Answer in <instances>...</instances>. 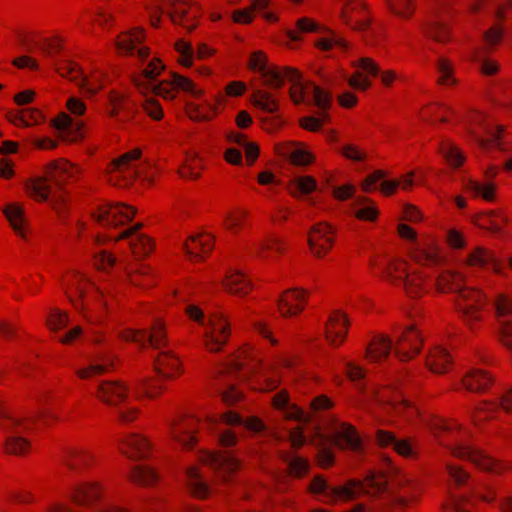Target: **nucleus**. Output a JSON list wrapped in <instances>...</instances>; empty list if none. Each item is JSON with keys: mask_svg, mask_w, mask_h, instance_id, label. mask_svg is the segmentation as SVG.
Returning <instances> with one entry per match:
<instances>
[{"mask_svg": "<svg viewBox=\"0 0 512 512\" xmlns=\"http://www.w3.org/2000/svg\"><path fill=\"white\" fill-rule=\"evenodd\" d=\"M374 399L382 405L390 406L395 413L404 416L410 422L422 420L438 445L446 449L451 457L467 461L478 471L494 476H503L512 472L511 460L496 458L483 448L466 441L471 439L473 434L457 419L424 414L412 402L404 399L401 392L392 386L377 388Z\"/></svg>", "mask_w": 512, "mask_h": 512, "instance_id": "obj_1", "label": "nucleus"}, {"mask_svg": "<svg viewBox=\"0 0 512 512\" xmlns=\"http://www.w3.org/2000/svg\"><path fill=\"white\" fill-rule=\"evenodd\" d=\"M488 303V297L484 291L475 287L464 286L455 297L454 306L456 312L467 329L476 332L483 321V310Z\"/></svg>", "mask_w": 512, "mask_h": 512, "instance_id": "obj_2", "label": "nucleus"}, {"mask_svg": "<svg viewBox=\"0 0 512 512\" xmlns=\"http://www.w3.org/2000/svg\"><path fill=\"white\" fill-rule=\"evenodd\" d=\"M368 268L382 282L392 287H400L412 266L401 256L375 252L368 260Z\"/></svg>", "mask_w": 512, "mask_h": 512, "instance_id": "obj_3", "label": "nucleus"}, {"mask_svg": "<svg viewBox=\"0 0 512 512\" xmlns=\"http://www.w3.org/2000/svg\"><path fill=\"white\" fill-rule=\"evenodd\" d=\"M142 155V149L137 147L112 159L105 169L106 181L112 186L119 188H126L132 185L140 175L138 162L141 160Z\"/></svg>", "mask_w": 512, "mask_h": 512, "instance_id": "obj_4", "label": "nucleus"}, {"mask_svg": "<svg viewBox=\"0 0 512 512\" xmlns=\"http://www.w3.org/2000/svg\"><path fill=\"white\" fill-rule=\"evenodd\" d=\"M232 323L228 314L216 310L208 315L202 335V346L211 354L222 353L232 337Z\"/></svg>", "mask_w": 512, "mask_h": 512, "instance_id": "obj_5", "label": "nucleus"}, {"mask_svg": "<svg viewBox=\"0 0 512 512\" xmlns=\"http://www.w3.org/2000/svg\"><path fill=\"white\" fill-rule=\"evenodd\" d=\"M198 461L211 468L220 483L229 485L242 468V461L232 452L225 450H201Z\"/></svg>", "mask_w": 512, "mask_h": 512, "instance_id": "obj_6", "label": "nucleus"}, {"mask_svg": "<svg viewBox=\"0 0 512 512\" xmlns=\"http://www.w3.org/2000/svg\"><path fill=\"white\" fill-rule=\"evenodd\" d=\"M107 494V486L98 479H83L75 482L69 490V500L77 507L89 508L101 503Z\"/></svg>", "mask_w": 512, "mask_h": 512, "instance_id": "obj_7", "label": "nucleus"}, {"mask_svg": "<svg viewBox=\"0 0 512 512\" xmlns=\"http://www.w3.org/2000/svg\"><path fill=\"white\" fill-rule=\"evenodd\" d=\"M395 357L400 362H410L422 351L424 337L415 324H409L401 328L393 341Z\"/></svg>", "mask_w": 512, "mask_h": 512, "instance_id": "obj_8", "label": "nucleus"}, {"mask_svg": "<svg viewBox=\"0 0 512 512\" xmlns=\"http://www.w3.org/2000/svg\"><path fill=\"white\" fill-rule=\"evenodd\" d=\"M409 259L418 266L439 267L445 264L446 257L438 240L432 235H426L408 249Z\"/></svg>", "mask_w": 512, "mask_h": 512, "instance_id": "obj_9", "label": "nucleus"}, {"mask_svg": "<svg viewBox=\"0 0 512 512\" xmlns=\"http://www.w3.org/2000/svg\"><path fill=\"white\" fill-rule=\"evenodd\" d=\"M336 229L327 222H318L307 233V246L312 257L317 260L326 258L336 242Z\"/></svg>", "mask_w": 512, "mask_h": 512, "instance_id": "obj_10", "label": "nucleus"}, {"mask_svg": "<svg viewBox=\"0 0 512 512\" xmlns=\"http://www.w3.org/2000/svg\"><path fill=\"white\" fill-rule=\"evenodd\" d=\"M137 209L124 203H106L98 206L91 213L92 219L104 228H116L130 222Z\"/></svg>", "mask_w": 512, "mask_h": 512, "instance_id": "obj_11", "label": "nucleus"}, {"mask_svg": "<svg viewBox=\"0 0 512 512\" xmlns=\"http://www.w3.org/2000/svg\"><path fill=\"white\" fill-rule=\"evenodd\" d=\"M351 320L348 314L340 309L331 311L324 323L323 338L332 349L341 348L348 339Z\"/></svg>", "mask_w": 512, "mask_h": 512, "instance_id": "obj_12", "label": "nucleus"}, {"mask_svg": "<svg viewBox=\"0 0 512 512\" xmlns=\"http://www.w3.org/2000/svg\"><path fill=\"white\" fill-rule=\"evenodd\" d=\"M130 394L131 388L126 381L114 379L100 381L95 387L93 396L100 404L117 408L128 402Z\"/></svg>", "mask_w": 512, "mask_h": 512, "instance_id": "obj_13", "label": "nucleus"}, {"mask_svg": "<svg viewBox=\"0 0 512 512\" xmlns=\"http://www.w3.org/2000/svg\"><path fill=\"white\" fill-rule=\"evenodd\" d=\"M340 22L352 31L363 32L372 24V14L365 0H347L340 12Z\"/></svg>", "mask_w": 512, "mask_h": 512, "instance_id": "obj_14", "label": "nucleus"}, {"mask_svg": "<svg viewBox=\"0 0 512 512\" xmlns=\"http://www.w3.org/2000/svg\"><path fill=\"white\" fill-rule=\"evenodd\" d=\"M62 462L65 468L73 473L89 472L99 465L96 452L84 445H70L62 451Z\"/></svg>", "mask_w": 512, "mask_h": 512, "instance_id": "obj_15", "label": "nucleus"}, {"mask_svg": "<svg viewBox=\"0 0 512 512\" xmlns=\"http://www.w3.org/2000/svg\"><path fill=\"white\" fill-rule=\"evenodd\" d=\"M117 451L132 461L147 460L151 457L153 444L148 436L140 432H126L117 442Z\"/></svg>", "mask_w": 512, "mask_h": 512, "instance_id": "obj_16", "label": "nucleus"}, {"mask_svg": "<svg viewBox=\"0 0 512 512\" xmlns=\"http://www.w3.org/2000/svg\"><path fill=\"white\" fill-rule=\"evenodd\" d=\"M83 319L93 325L103 324L110 315L108 294L98 289L82 303L75 304Z\"/></svg>", "mask_w": 512, "mask_h": 512, "instance_id": "obj_17", "label": "nucleus"}, {"mask_svg": "<svg viewBox=\"0 0 512 512\" xmlns=\"http://www.w3.org/2000/svg\"><path fill=\"white\" fill-rule=\"evenodd\" d=\"M471 133L475 135L479 145L484 149L498 146V140L504 131L501 125L493 126L486 116L479 111L469 113Z\"/></svg>", "mask_w": 512, "mask_h": 512, "instance_id": "obj_18", "label": "nucleus"}, {"mask_svg": "<svg viewBox=\"0 0 512 512\" xmlns=\"http://www.w3.org/2000/svg\"><path fill=\"white\" fill-rule=\"evenodd\" d=\"M83 169L80 165L67 159L52 160L43 167V174L50 178L58 188L76 182L80 179Z\"/></svg>", "mask_w": 512, "mask_h": 512, "instance_id": "obj_19", "label": "nucleus"}, {"mask_svg": "<svg viewBox=\"0 0 512 512\" xmlns=\"http://www.w3.org/2000/svg\"><path fill=\"white\" fill-rule=\"evenodd\" d=\"M309 292L303 288H290L283 291L276 303L277 311L282 318L299 317L306 309Z\"/></svg>", "mask_w": 512, "mask_h": 512, "instance_id": "obj_20", "label": "nucleus"}, {"mask_svg": "<svg viewBox=\"0 0 512 512\" xmlns=\"http://www.w3.org/2000/svg\"><path fill=\"white\" fill-rule=\"evenodd\" d=\"M199 421L194 416L176 417L170 426V436L184 449H192L198 442Z\"/></svg>", "mask_w": 512, "mask_h": 512, "instance_id": "obj_21", "label": "nucleus"}, {"mask_svg": "<svg viewBox=\"0 0 512 512\" xmlns=\"http://www.w3.org/2000/svg\"><path fill=\"white\" fill-rule=\"evenodd\" d=\"M202 14V8L197 2L186 0H173L169 13L171 21L183 26L188 33L196 29Z\"/></svg>", "mask_w": 512, "mask_h": 512, "instance_id": "obj_22", "label": "nucleus"}, {"mask_svg": "<svg viewBox=\"0 0 512 512\" xmlns=\"http://www.w3.org/2000/svg\"><path fill=\"white\" fill-rule=\"evenodd\" d=\"M494 383L495 378L489 371L480 368H470L462 375L454 390L484 394L493 387Z\"/></svg>", "mask_w": 512, "mask_h": 512, "instance_id": "obj_23", "label": "nucleus"}, {"mask_svg": "<svg viewBox=\"0 0 512 512\" xmlns=\"http://www.w3.org/2000/svg\"><path fill=\"white\" fill-rule=\"evenodd\" d=\"M49 124L59 132V140L67 144L80 143L86 137V124L83 121H78L71 128L73 120L66 112L58 113L50 120Z\"/></svg>", "mask_w": 512, "mask_h": 512, "instance_id": "obj_24", "label": "nucleus"}, {"mask_svg": "<svg viewBox=\"0 0 512 512\" xmlns=\"http://www.w3.org/2000/svg\"><path fill=\"white\" fill-rule=\"evenodd\" d=\"M386 467L384 469L369 470L363 480H360L363 496L379 497L386 492L388 477L395 473L396 468L391 465L389 458H384Z\"/></svg>", "mask_w": 512, "mask_h": 512, "instance_id": "obj_25", "label": "nucleus"}, {"mask_svg": "<svg viewBox=\"0 0 512 512\" xmlns=\"http://www.w3.org/2000/svg\"><path fill=\"white\" fill-rule=\"evenodd\" d=\"M464 265L474 269L490 268L495 274H501L503 271V263L497 257L494 250L478 245L469 250L466 254Z\"/></svg>", "mask_w": 512, "mask_h": 512, "instance_id": "obj_26", "label": "nucleus"}, {"mask_svg": "<svg viewBox=\"0 0 512 512\" xmlns=\"http://www.w3.org/2000/svg\"><path fill=\"white\" fill-rule=\"evenodd\" d=\"M142 224L137 223L132 227L121 232L115 239L119 242L124 239H130V250L135 258L143 259L148 257L155 249V242L147 234L139 233Z\"/></svg>", "mask_w": 512, "mask_h": 512, "instance_id": "obj_27", "label": "nucleus"}, {"mask_svg": "<svg viewBox=\"0 0 512 512\" xmlns=\"http://www.w3.org/2000/svg\"><path fill=\"white\" fill-rule=\"evenodd\" d=\"M215 247V236L208 232L190 235L184 242V250L193 263H203Z\"/></svg>", "mask_w": 512, "mask_h": 512, "instance_id": "obj_28", "label": "nucleus"}, {"mask_svg": "<svg viewBox=\"0 0 512 512\" xmlns=\"http://www.w3.org/2000/svg\"><path fill=\"white\" fill-rule=\"evenodd\" d=\"M2 213L14 234L25 242L29 241L31 230L24 204L19 202L5 204L2 207Z\"/></svg>", "mask_w": 512, "mask_h": 512, "instance_id": "obj_29", "label": "nucleus"}, {"mask_svg": "<svg viewBox=\"0 0 512 512\" xmlns=\"http://www.w3.org/2000/svg\"><path fill=\"white\" fill-rule=\"evenodd\" d=\"M124 280L129 286L145 291L157 285L158 276L150 265L136 264L124 268Z\"/></svg>", "mask_w": 512, "mask_h": 512, "instance_id": "obj_30", "label": "nucleus"}, {"mask_svg": "<svg viewBox=\"0 0 512 512\" xmlns=\"http://www.w3.org/2000/svg\"><path fill=\"white\" fill-rule=\"evenodd\" d=\"M154 371L163 380L172 381L184 373L181 358L173 350L160 351L154 359Z\"/></svg>", "mask_w": 512, "mask_h": 512, "instance_id": "obj_31", "label": "nucleus"}, {"mask_svg": "<svg viewBox=\"0 0 512 512\" xmlns=\"http://www.w3.org/2000/svg\"><path fill=\"white\" fill-rule=\"evenodd\" d=\"M288 251L289 243L284 237L269 234L255 244L254 256L259 260L269 261L285 256Z\"/></svg>", "mask_w": 512, "mask_h": 512, "instance_id": "obj_32", "label": "nucleus"}, {"mask_svg": "<svg viewBox=\"0 0 512 512\" xmlns=\"http://www.w3.org/2000/svg\"><path fill=\"white\" fill-rule=\"evenodd\" d=\"M430 275L419 268H411L401 284L404 295L412 300H419L430 292Z\"/></svg>", "mask_w": 512, "mask_h": 512, "instance_id": "obj_33", "label": "nucleus"}, {"mask_svg": "<svg viewBox=\"0 0 512 512\" xmlns=\"http://www.w3.org/2000/svg\"><path fill=\"white\" fill-rule=\"evenodd\" d=\"M224 105V95L218 93L214 97V102L204 100L202 103L187 102L185 104V114L194 122H209L215 119L219 113L218 109Z\"/></svg>", "mask_w": 512, "mask_h": 512, "instance_id": "obj_34", "label": "nucleus"}, {"mask_svg": "<svg viewBox=\"0 0 512 512\" xmlns=\"http://www.w3.org/2000/svg\"><path fill=\"white\" fill-rule=\"evenodd\" d=\"M331 442L341 450L361 453L363 441L355 426L348 422L341 423L331 435Z\"/></svg>", "mask_w": 512, "mask_h": 512, "instance_id": "obj_35", "label": "nucleus"}, {"mask_svg": "<svg viewBox=\"0 0 512 512\" xmlns=\"http://www.w3.org/2000/svg\"><path fill=\"white\" fill-rule=\"evenodd\" d=\"M256 348L250 343H245L234 351L223 363L219 364L216 374L233 375L243 369L248 361L254 359Z\"/></svg>", "mask_w": 512, "mask_h": 512, "instance_id": "obj_36", "label": "nucleus"}, {"mask_svg": "<svg viewBox=\"0 0 512 512\" xmlns=\"http://www.w3.org/2000/svg\"><path fill=\"white\" fill-rule=\"evenodd\" d=\"M221 285L225 292L239 298L247 297L254 289L251 278L240 270L227 271Z\"/></svg>", "mask_w": 512, "mask_h": 512, "instance_id": "obj_37", "label": "nucleus"}, {"mask_svg": "<svg viewBox=\"0 0 512 512\" xmlns=\"http://www.w3.org/2000/svg\"><path fill=\"white\" fill-rule=\"evenodd\" d=\"M100 289L90 278L80 272H73L68 283V296L71 303H82L86 298Z\"/></svg>", "mask_w": 512, "mask_h": 512, "instance_id": "obj_38", "label": "nucleus"}, {"mask_svg": "<svg viewBox=\"0 0 512 512\" xmlns=\"http://www.w3.org/2000/svg\"><path fill=\"white\" fill-rule=\"evenodd\" d=\"M185 476L186 485L191 496L202 501L212 496L213 490L205 480L202 469L199 466H188L185 469Z\"/></svg>", "mask_w": 512, "mask_h": 512, "instance_id": "obj_39", "label": "nucleus"}, {"mask_svg": "<svg viewBox=\"0 0 512 512\" xmlns=\"http://www.w3.org/2000/svg\"><path fill=\"white\" fill-rule=\"evenodd\" d=\"M262 83L271 89H281L285 81L295 80L299 77V70L288 66L270 64L260 74Z\"/></svg>", "mask_w": 512, "mask_h": 512, "instance_id": "obj_40", "label": "nucleus"}, {"mask_svg": "<svg viewBox=\"0 0 512 512\" xmlns=\"http://www.w3.org/2000/svg\"><path fill=\"white\" fill-rule=\"evenodd\" d=\"M249 220L250 211L244 206H235L225 212L221 226L229 235L238 236L248 228Z\"/></svg>", "mask_w": 512, "mask_h": 512, "instance_id": "obj_41", "label": "nucleus"}, {"mask_svg": "<svg viewBox=\"0 0 512 512\" xmlns=\"http://www.w3.org/2000/svg\"><path fill=\"white\" fill-rule=\"evenodd\" d=\"M425 367L436 375L447 374L453 369V358L446 348L434 346L427 352Z\"/></svg>", "mask_w": 512, "mask_h": 512, "instance_id": "obj_42", "label": "nucleus"}, {"mask_svg": "<svg viewBox=\"0 0 512 512\" xmlns=\"http://www.w3.org/2000/svg\"><path fill=\"white\" fill-rule=\"evenodd\" d=\"M465 275L454 269L441 270L434 279V289L440 294H449L461 290L465 286Z\"/></svg>", "mask_w": 512, "mask_h": 512, "instance_id": "obj_43", "label": "nucleus"}, {"mask_svg": "<svg viewBox=\"0 0 512 512\" xmlns=\"http://www.w3.org/2000/svg\"><path fill=\"white\" fill-rule=\"evenodd\" d=\"M471 220L475 226L491 233L501 232L509 223V218L502 209L478 213Z\"/></svg>", "mask_w": 512, "mask_h": 512, "instance_id": "obj_44", "label": "nucleus"}, {"mask_svg": "<svg viewBox=\"0 0 512 512\" xmlns=\"http://www.w3.org/2000/svg\"><path fill=\"white\" fill-rule=\"evenodd\" d=\"M126 479L136 486L152 488L160 482V474L150 465L136 464L129 469Z\"/></svg>", "mask_w": 512, "mask_h": 512, "instance_id": "obj_45", "label": "nucleus"}, {"mask_svg": "<svg viewBox=\"0 0 512 512\" xmlns=\"http://www.w3.org/2000/svg\"><path fill=\"white\" fill-rule=\"evenodd\" d=\"M393 346L392 339L385 334H376L368 342L365 350V359L369 362H381L386 360Z\"/></svg>", "mask_w": 512, "mask_h": 512, "instance_id": "obj_46", "label": "nucleus"}, {"mask_svg": "<svg viewBox=\"0 0 512 512\" xmlns=\"http://www.w3.org/2000/svg\"><path fill=\"white\" fill-rule=\"evenodd\" d=\"M314 46L322 52L337 50L341 54H348L353 50V43L335 31H329L326 36L315 40Z\"/></svg>", "mask_w": 512, "mask_h": 512, "instance_id": "obj_47", "label": "nucleus"}, {"mask_svg": "<svg viewBox=\"0 0 512 512\" xmlns=\"http://www.w3.org/2000/svg\"><path fill=\"white\" fill-rule=\"evenodd\" d=\"M146 34L142 28H133L120 33L115 39L117 53L122 56L131 55L133 50L144 42Z\"/></svg>", "mask_w": 512, "mask_h": 512, "instance_id": "obj_48", "label": "nucleus"}, {"mask_svg": "<svg viewBox=\"0 0 512 512\" xmlns=\"http://www.w3.org/2000/svg\"><path fill=\"white\" fill-rule=\"evenodd\" d=\"M12 421L14 427L30 431L36 425L51 426L58 421V417L49 409H41L35 415L15 417Z\"/></svg>", "mask_w": 512, "mask_h": 512, "instance_id": "obj_49", "label": "nucleus"}, {"mask_svg": "<svg viewBox=\"0 0 512 512\" xmlns=\"http://www.w3.org/2000/svg\"><path fill=\"white\" fill-rule=\"evenodd\" d=\"M49 181H51L50 178L45 174L43 176L30 178L25 182L24 191L26 195L34 201L38 203L46 202L51 194Z\"/></svg>", "mask_w": 512, "mask_h": 512, "instance_id": "obj_50", "label": "nucleus"}, {"mask_svg": "<svg viewBox=\"0 0 512 512\" xmlns=\"http://www.w3.org/2000/svg\"><path fill=\"white\" fill-rule=\"evenodd\" d=\"M453 115L450 107L440 103H429L422 106L418 112L419 118L429 123H446Z\"/></svg>", "mask_w": 512, "mask_h": 512, "instance_id": "obj_51", "label": "nucleus"}, {"mask_svg": "<svg viewBox=\"0 0 512 512\" xmlns=\"http://www.w3.org/2000/svg\"><path fill=\"white\" fill-rule=\"evenodd\" d=\"M51 209L61 222H66L70 216L71 194L65 188H58L51 197L49 196Z\"/></svg>", "mask_w": 512, "mask_h": 512, "instance_id": "obj_52", "label": "nucleus"}, {"mask_svg": "<svg viewBox=\"0 0 512 512\" xmlns=\"http://www.w3.org/2000/svg\"><path fill=\"white\" fill-rule=\"evenodd\" d=\"M464 189L474 198H481L487 202L496 200L497 185L495 182H480L475 179H468L464 184Z\"/></svg>", "mask_w": 512, "mask_h": 512, "instance_id": "obj_53", "label": "nucleus"}, {"mask_svg": "<svg viewBox=\"0 0 512 512\" xmlns=\"http://www.w3.org/2000/svg\"><path fill=\"white\" fill-rule=\"evenodd\" d=\"M499 410L496 401H480L472 410L470 420L474 427H481L483 424L493 420Z\"/></svg>", "mask_w": 512, "mask_h": 512, "instance_id": "obj_54", "label": "nucleus"}, {"mask_svg": "<svg viewBox=\"0 0 512 512\" xmlns=\"http://www.w3.org/2000/svg\"><path fill=\"white\" fill-rule=\"evenodd\" d=\"M360 480L350 479L343 485L331 487L328 492L331 495V502L338 500H354L363 496Z\"/></svg>", "mask_w": 512, "mask_h": 512, "instance_id": "obj_55", "label": "nucleus"}, {"mask_svg": "<svg viewBox=\"0 0 512 512\" xmlns=\"http://www.w3.org/2000/svg\"><path fill=\"white\" fill-rule=\"evenodd\" d=\"M204 169L202 159L195 153H186L178 168V175L185 180L195 181L201 177Z\"/></svg>", "mask_w": 512, "mask_h": 512, "instance_id": "obj_56", "label": "nucleus"}, {"mask_svg": "<svg viewBox=\"0 0 512 512\" xmlns=\"http://www.w3.org/2000/svg\"><path fill=\"white\" fill-rule=\"evenodd\" d=\"M485 49H475L471 54V61L478 64L479 72L486 77H492L500 71V63L490 57Z\"/></svg>", "mask_w": 512, "mask_h": 512, "instance_id": "obj_57", "label": "nucleus"}, {"mask_svg": "<svg viewBox=\"0 0 512 512\" xmlns=\"http://www.w3.org/2000/svg\"><path fill=\"white\" fill-rule=\"evenodd\" d=\"M437 84L440 86L455 87L459 81L455 75V65L451 59L446 56H440L436 61Z\"/></svg>", "mask_w": 512, "mask_h": 512, "instance_id": "obj_58", "label": "nucleus"}, {"mask_svg": "<svg viewBox=\"0 0 512 512\" xmlns=\"http://www.w3.org/2000/svg\"><path fill=\"white\" fill-rule=\"evenodd\" d=\"M32 450L31 441L22 436L11 435L8 436L2 446V451L5 455L14 457H26Z\"/></svg>", "mask_w": 512, "mask_h": 512, "instance_id": "obj_59", "label": "nucleus"}, {"mask_svg": "<svg viewBox=\"0 0 512 512\" xmlns=\"http://www.w3.org/2000/svg\"><path fill=\"white\" fill-rule=\"evenodd\" d=\"M164 69L159 58H153L143 71L133 77V82L140 93L145 94L148 90V83L154 80Z\"/></svg>", "mask_w": 512, "mask_h": 512, "instance_id": "obj_60", "label": "nucleus"}, {"mask_svg": "<svg viewBox=\"0 0 512 512\" xmlns=\"http://www.w3.org/2000/svg\"><path fill=\"white\" fill-rule=\"evenodd\" d=\"M444 469L448 483L454 488L467 486L472 478V474L463 465L456 462H446Z\"/></svg>", "mask_w": 512, "mask_h": 512, "instance_id": "obj_61", "label": "nucleus"}, {"mask_svg": "<svg viewBox=\"0 0 512 512\" xmlns=\"http://www.w3.org/2000/svg\"><path fill=\"white\" fill-rule=\"evenodd\" d=\"M251 103L264 112L275 114L280 108L279 100L274 94L264 89H256L251 94Z\"/></svg>", "mask_w": 512, "mask_h": 512, "instance_id": "obj_62", "label": "nucleus"}, {"mask_svg": "<svg viewBox=\"0 0 512 512\" xmlns=\"http://www.w3.org/2000/svg\"><path fill=\"white\" fill-rule=\"evenodd\" d=\"M388 12L395 18L408 21L416 11V0H385Z\"/></svg>", "mask_w": 512, "mask_h": 512, "instance_id": "obj_63", "label": "nucleus"}, {"mask_svg": "<svg viewBox=\"0 0 512 512\" xmlns=\"http://www.w3.org/2000/svg\"><path fill=\"white\" fill-rule=\"evenodd\" d=\"M355 205L359 206L356 207L353 212V215L357 220L369 223L377 221L380 212L377 205L370 198L359 197L357 198Z\"/></svg>", "mask_w": 512, "mask_h": 512, "instance_id": "obj_64", "label": "nucleus"}]
</instances>
